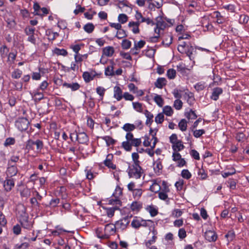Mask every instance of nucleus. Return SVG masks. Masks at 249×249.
I'll return each mask as SVG.
<instances>
[{"mask_svg": "<svg viewBox=\"0 0 249 249\" xmlns=\"http://www.w3.org/2000/svg\"><path fill=\"white\" fill-rule=\"evenodd\" d=\"M142 173V168L138 164H132L128 166V174L130 178H140Z\"/></svg>", "mask_w": 249, "mask_h": 249, "instance_id": "1", "label": "nucleus"}, {"mask_svg": "<svg viewBox=\"0 0 249 249\" xmlns=\"http://www.w3.org/2000/svg\"><path fill=\"white\" fill-rule=\"evenodd\" d=\"M19 218V222L23 228L29 230H31L32 229L33 225V222L31 221H29V217L27 213L25 212H22Z\"/></svg>", "mask_w": 249, "mask_h": 249, "instance_id": "2", "label": "nucleus"}, {"mask_svg": "<svg viewBox=\"0 0 249 249\" xmlns=\"http://www.w3.org/2000/svg\"><path fill=\"white\" fill-rule=\"evenodd\" d=\"M24 33L28 36L27 41L36 45V41L35 37V28L27 26L24 29Z\"/></svg>", "mask_w": 249, "mask_h": 249, "instance_id": "3", "label": "nucleus"}, {"mask_svg": "<svg viewBox=\"0 0 249 249\" xmlns=\"http://www.w3.org/2000/svg\"><path fill=\"white\" fill-rule=\"evenodd\" d=\"M30 123L25 118H19L15 122V126L20 131L27 129Z\"/></svg>", "mask_w": 249, "mask_h": 249, "instance_id": "4", "label": "nucleus"}, {"mask_svg": "<svg viewBox=\"0 0 249 249\" xmlns=\"http://www.w3.org/2000/svg\"><path fill=\"white\" fill-rule=\"evenodd\" d=\"M155 23L156 28L154 29V32L156 34H160V30H164L167 26V23L163 20L161 17H158L156 18Z\"/></svg>", "mask_w": 249, "mask_h": 249, "instance_id": "5", "label": "nucleus"}, {"mask_svg": "<svg viewBox=\"0 0 249 249\" xmlns=\"http://www.w3.org/2000/svg\"><path fill=\"white\" fill-rule=\"evenodd\" d=\"M116 225L113 224H107L105 227V234L103 235L101 238L107 239L108 238L110 235H113L116 232Z\"/></svg>", "mask_w": 249, "mask_h": 249, "instance_id": "6", "label": "nucleus"}, {"mask_svg": "<svg viewBox=\"0 0 249 249\" xmlns=\"http://www.w3.org/2000/svg\"><path fill=\"white\" fill-rule=\"evenodd\" d=\"M19 173L17 165H12L7 163L6 170L5 172L6 176L8 177H13L16 176Z\"/></svg>", "mask_w": 249, "mask_h": 249, "instance_id": "7", "label": "nucleus"}, {"mask_svg": "<svg viewBox=\"0 0 249 249\" xmlns=\"http://www.w3.org/2000/svg\"><path fill=\"white\" fill-rule=\"evenodd\" d=\"M34 145H36V150L40 151L43 147V142L40 140H37L34 141L32 140H29L26 144V148L28 149H33L32 146Z\"/></svg>", "mask_w": 249, "mask_h": 249, "instance_id": "8", "label": "nucleus"}, {"mask_svg": "<svg viewBox=\"0 0 249 249\" xmlns=\"http://www.w3.org/2000/svg\"><path fill=\"white\" fill-rule=\"evenodd\" d=\"M15 186V180L12 177L6 176L5 180L3 181V187L6 192L10 191Z\"/></svg>", "mask_w": 249, "mask_h": 249, "instance_id": "9", "label": "nucleus"}, {"mask_svg": "<svg viewBox=\"0 0 249 249\" xmlns=\"http://www.w3.org/2000/svg\"><path fill=\"white\" fill-rule=\"evenodd\" d=\"M122 194V191L121 189V188L119 187H117L115 189V193L113 194V195L115 197V199H111L109 200V204L111 205H121L122 204L121 201L117 198L118 196H116V195H118V196L121 195Z\"/></svg>", "mask_w": 249, "mask_h": 249, "instance_id": "10", "label": "nucleus"}, {"mask_svg": "<svg viewBox=\"0 0 249 249\" xmlns=\"http://www.w3.org/2000/svg\"><path fill=\"white\" fill-rule=\"evenodd\" d=\"M75 140L78 141L80 143L86 144L89 142V137L87 134L84 132H76Z\"/></svg>", "mask_w": 249, "mask_h": 249, "instance_id": "11", "label": "nucleus"}, {"mask_svg": "<svg viewBox=\"0 0 249 249\" xmlns=\"http://www.w3.org/2000/svg\"><path fill=\"white\" fill-rule=\"evenodd\" d=\"M204 237L208 242H215L217 239L216 233L211 230L207 231L204 233Z\"/></svg>", "mask_w": 249, "mask_h": 249, "instance_id": "12", "label": "nucleus"}, {"mask_svg": "<svg viewBox=\"0 0 249 249\" xmlns=\"http://www.w3.org/2000/svg\"><path fill=\"white\" fill-rule=\"evenodd\" d=\"M129 219L128 216H126L122 219L118 221L116 223V226L122 230L125 229L129 223Z\"/></svg>", "mask_w": 249, "mask_h": 249, "instance_id": "13", "label": "nucleus"}, {"mask_svg": "<svg viewBox=\"0 0 249 249\" xmlns=\"http://www.w3.org/2000/svg\"><path fill=\"white\" fill-rule=\"evenodd\" d=\"M113 97L117 101L121 100L123 98V91L119 86H115L113 88Z\"/></svg>", "mask_w": 249, "mask_h": 249, "instance_id": "14", "label": "nucleus"}, {"mask_svg": "<svg viewBox=\"0 0 249 249\" xmlns=\"http://www.w3.org/2000/svg\"><path fill=\"white\" fill-rule=\"evenodd\" d=\"M110 62L111 65L105 68V74L106 76L112 77L114 76V65L115 64L113 60H110Z\"/></svg>", "mask_w": 249, "mask_h": 249, "instance_id": "15", "label": "nucleus"}, {"mask_svg": "<svg viewBox=\"0 0 249 249\" xmlns=\"http://www.w3.org/2000/svg\"><path fill=\"white\" fill-rule=\"evenodd\" d=\"M173 36L170 33H166L164 35L162 44L165 47H169L172 43Z\"/></svg>", "mask_w": 249, "mask_h": 249, "instance_id": "16", "label": "nucleus"}, {"mask_svg": "<svg viewBox=\"0 0 249 249\" xmlns=\"http://www.w3.org/2000/svg\"><path fill=\"white\" fill-rule=\"evenodd\" d=\"M223 92V89L219 87H216L213 89L211 98L214 100L216 101L219 98V96Z\"/></svg>", "mask_w": 249, "mask_h": 249, "instance_id": "17", "label": "nucleus"}, {"mask_svg": "<svg viewBox=\"0 0 249 249\" xmlns=\"http://www.w3.org/2000/svg\"><path fill=\"white\" fill-rule=\"evenodd\" d=\"M97 75V73L95 71H93V73H91L88 71H85L83 72L82 76L84 81L86 83H88L92 80L94 77Z\"/></svg>", "mask_w": 249, "mask_h": 249, "instance_id": "18", "label": "nucleus"}, {"mask_svg": "<svg viewBox=\"0 0 249 249\" xmlns=\"http://www.w3.org/2000/svg\"><path fill=\"white\" fill-rule=\"evenodd\" d=\"M63 86L71 89L72 91H76L80 88V86L78 83H68L64 82L63 83Z\"/></svg>", "mask_w": 249, "mask_h": 249, "instance_id": "19", "label": "nucleus"}, {"mask_svg": "<svg viewBox=\"0 0 249 249\" xmlns=\"http://www.w3.org/2000/svg\"><path fill=\"white\" fill-rule=\"evenodd\" d=\"M151 181L152 182V184L150 187V190L156 193H158L161 189L160 185L155 179H153Z\"/></svg>", "mask_w": 249, "mask_h": 249, "instance_id": "20", "label": "nucleus"}, {"mask_svg": "<svg viewBox=\"0 0 249 249\" xmlns=\"http://www.w3.org/2000/svg\"><path fill=\"white\" fill-rule=\"evenodd\" d=\"M114 53V49L113 47L107 46L104 48L103 50V55L107 57H111Z\"/></svg>", "mask_w": 249, "mask_h": 249, "instance_id": "21", "label": "nucleus"}, {"mask_svg": "<svg viewBox=\"0 0 249 249\" xmlns=\"http://www.w3.org/2000/svg\"><path fill=\"white\" fill-rule=\"evenodd\" d=\"M184 147L185 146L181 140L172 145V148L174 152L180 151L183 150Z\"/></svg>", "mask_w": 249, "mask_h": 249, "instance_id": "22", "label": "nucleus"}, {"mask_svg": "<svg viewBox=\"0 0 249 249\" xmlns=\"http://www.w3.org/2000/svg\"><path fill=\"white\" fill-rule=\"evenodd\" d=\"M139 22H136L134 21L129 22L128 23V26L129 27H131L132 31L134 34H138L140 32V30L139 28Z\"/></svg>", "mask_w": 249, "mask_h": 249, "instance_id": "23", "label": "nucleus"}, {"mask_svg": "<svg viewBox=\"0 0 249 249\" xmlns=\"http://www.w3.org/2000/svg\"><path fill=\"white\" fill-rule=\"evenodd\" d=\"M194 50V48L191 45L185 47V53H184L186 54L191 60H193L194 59V57L193 56V52Z\"/></svg>", "mask_w": 249, "mask_h": 249, "instance_id": "24", "label": "nucleus"}, {"mask_svg": "<svg viewBox=\"0 0 249 249\" xmlns=\"http://www.w3.org/2000/svg\"><path fill=\"white\" fill-rule=\"evenodd\" d=\"M167 193L168 192L164 191H160L158 192V196L160 199L165 201L166 204H169L170 203V199L168 198V195L167 194Z\"/></svg>", "mask_w": 249, "mask_h": 249, "instance_id": "25", "label": "nucleus"}, {"mask_svg": "<svg viewBox=\"0 0 249 249\" xmlns=\"http://www.w3.org/2000/svg\"><path fill=\"white\" fill-rule=\"evenodd\" d=\"M214 15H215V18H216V22L219 24H223L226 21V18H224L222 15L221 13L219 11H215L214 12Z\"/></svg>", "mask_w": 249, "mask_h": 249, "instance_id": "26", "label": "nucleus"}, {"mask_svg": "<svg viewBox=\"0 0 249 249\" xmlns=\"http://www.w3.org/2000/svg\"><path fill=\"white\" fill-rule=\"evenodd\" d=\"M166 84V80L164 78H159L155 83L156 87L162 89Z\"/></svg>", "mask_w": 249, "mask_h": 249, "instance_id": "27", "label": "nucleus"}, {"mask_svg": "<svg viewBox=\"0 0 249 249\" xmlns=\"http://www.w3.org/2000/svg\"><path fill=\"white\" fill-rule=\"evenodd\" d=\"M20 194L22 198L27 199L31 196L30 189L25 187L20 191Z\"/></svg>", "mask_w": 249, "mask_h": 249, "instance_id": "28", "label": "nucleus"}, {"mask_svg": "<svg viewBox=\"0 0 249 249\" xmlns=\"http://www.w3.org/2000/svg\"><path fill=\"white\" fill-rule=\"evenodd\" d=\"M184 97L187 99V102L190 106L194 103L195 99L192 93L185 92Z\"/></svg>", "mask_w": 249, "mask_h": 249, "instance_id": "29", "label": "nucleus"}, {"mask_svg": "<svg viewBox=\"0 0 249 249\" xmlns=\"http://www.w3.org/2000/svg\"><path fill=\"white\" fill-rule=\"evenodd\" d=\"M144 114L147 118L145 123L146 124H149L150 126L151 124L153 122V115L150 112L148 111L147 110H145Z\"/></svg>", "mask_w": 249, "mask_h": 249, "instance_id": "30", "label": "nucleus"}, {"mask_svg": "<svg viewBox=\"0 0 249 249\" xmlns=\"http://www.w3.org/2000/svg\"><path fill=\"white\" fill-rule=\"evenodd\" d=\"M136 128V127L134 124L129 123L125 124L122 127L127 133L133 131Z\"/></svg>", "mask_w": 249, "mask_h": 249, "instance_id": "31", "label": "nucleus"}, {"mask_svg": "<svg viewBox=\"0 0 249 249\" xmlns=\"http://www.w3.org/2000/svg\"><path fill=\"white\" fill-rule=\"evenodd\" d=\"M142 208V204L140 202H133L131 205V209L133 211H139Z\"/></svg>", "mask_w": 249, "mask_h": 249, "instance_id": "32", "label": "nucleus"}, {"mask_svg": "<svg viewBox=\"0 0 249 249\" xmlns=\"http://www.w3.org/2000/svg\"><path fill=\"white\" fill-rule=\"evenodd\" d=\"M103 140L105 141L107 146H110L111 145H113L116 141L114 140L112 138L108 136H106L104 137H101Z\"/></svg>", "mask_w": 249, "mask_h": 249, "instance_id": "33", "label": "nucleus"}, {"mask_svg": "<svg viewBox=\"0 0 249 249\" xmlns=\"http://www.w3.org/2000/svg\"><path fill=\"white\" fill-rule=\"evenodd\" d=\"M95 27L92 23H88L84 25L83 29L85 32L90 34L91 33L94 29Z\"/></svg>", "mask_w": 249, "mask_h": 249, "instance_id": "34", "label": "nucleus"}, {"mask_svg": "<svg viewBox=\"0 0 249 249\" xmlns=\"http://www.w3.org/2000/svg\"><path fill=\"white\" fill-rule=\"evenodd\" d=\"M131 225L135 229L141 227V218L135 217L132 220Z\"/></svg>", "mask_w": 249, "mask_h": 249, "instance_id": "35", "label": "nucleus"}, {"mask_svg": "<svg viewBox=\"0 0 249 249\" xmlns=\"http://www.w3.org/2000/svg\"><path fill=\"white\" fill-rule=\"evenodd\" d=\"M145 44V42L143 40H140L137 43L135 42L134 47L131 49V51L138 50V49L142 48L144 46Z\"/></svg>", "mask_w": 249, "mask_h": 249, "instance_id": "36", "label": "nucleus"}, {"mask_svg": "<svg viewBox=\"0 0 249 249\" xmlns=\"http://www.w3.org/2000/svg\"><path fill=\"white\" fill-rule=\"evenodd\" d=\"M206 87V83L204 82H199L196 83L195 86V89L198 91L203 90Z\"/></svg>", "mask_w": 249, "mask_h": 249, "instance_id": "37", "label": "nucleus"}, {"mask_svg": "<svg viewBox=\"0 0 249 249\" xmlns=\"http://www.w3.org/2000/svg\"><path fill=\"white\" fill-rule=\"evenodd\" d=\"M127 36V34L125 31L121 28L120 30H118L116 34L115 35V37L118 38V39H121Z\"/></svg>", "mask_w": 249, "mask_h": 249, "instance_id": "38", "label": "nucleus"}, {"mask_svg": "<svg viewBox=\"0 0 249 249\" xmlns=\"http://www.w3.org/2000/svg\"><path fill=\"white\" fill-rule=\"evenodd\" d=\"M146 210L149 212L152 216H155L158 213V210L153 206H148Z\"/></svg>", "mask_w": 249, "mask_h": 249, "instance_id": "39", "label": "nucleus"}, {"mask_svg": "<svg viewBox=\"0 0 249 249\" xmlns=\"http://www.w3.org/2000/svg\"><path fill=\"white\" fill-rule=\"evenodd\" d=\"M178 125L181 131H185L186 130L187 127V121L184 119H181Z\"/></svg>", "mask_w": 249, "mask_h": 249, "instance_id": "40", "label": "nucleus"}, {"mask_svg": "<svg viewBox=\"0 0 249 249\" xmlns=\"http://www.w3.org/2000/svg\"><path fill=\"white\" fill-rule=\"evenodd\" d=\"M22 74V71L18 69L14 70L11 74V76L14 79L19 78Z\"/></svg>", "mask_w": 249, "mask_h": 249, "instance_id": "41", "label": "nucleus"}, {"mask_svg": "<svg viewBox=\"0 0 249 249\" xmlns=\"http://www.w3.org/2000/svg\"><path fill=\"white\" fill-rule=\"evenodd\" d=\"M106 209L107 216L111 217L114 215L115 210H118L119 208L117 206H115L112 208H106Z\"/></svg>", "mask_w": 249, "mask_h": 249, "instance_id": "42", "label": "nucleus"}, {"mask_svg": "<svg viewBox=\"0 0 249 249\" xmlns=\"http://www.w3.org/2000/svg\"><path fill=\"white\" fill-rule=\"evenodd\" d=\"M167 76L170 79H173L176 76V71L173 69H170L167 71Z\"/></svg>", "mask_w": 249, "mask_h": 249, "instance_id": "43", "label": "nucleus"}, {"mask_svg": "<svg viewBox=\"0 0 249 249\" xmlns=\"http://www.w3.org/2000/svg\"><path fill=\"white\" fill-rule=\"evenodd\" d=\"M154 101L160 107H162L164 104V101L161 96L156 95L154 97Z\"/></svg>", "mask_w": 249, "mask_h": 249, "instance_id": "44", "label": "nucleus"}, {"mask_svg": "<svg viewBox=\"0 0 249 249\" xmlns=\"http://www.w3.org/2000/svg\"><path fill=\"white\" fill-rule=\"evenodd\" d=\"M163 112L167 116H170L173 113V110L170 106H165L163 108Z\"/></svg>", "mask_w": 249, "mask_h": 249, "instance_id": "45", "label": "nucleus"}, {"mask_svg": "<svg viewBox=\"0 0 249 249\" xmlns=\"http://www.w3.org/2000/svg\"><path fill=\"white\" fill-rule=\"evenodd\" d=\"M122 146L126 151H130L132 149L131 142L127 141L123 142Z\"/></svg>", "mask_w": 249, "mask_h": 249, "instance_id": "46", "label": "nucleus"}, {"mask_svg": "<svg viewBox=\"0 0 249 249\" xmlns=\"http://www.w3.org/2000/svg\"><path fill=\"white\" fill-rule=\"evenodd\" d=\"M121 45L123 49L127 50L130 48L131 42L127 39H124L122 41Z\"/></svg>", "mask_w": 249, "mask_h": 249, "instance_id": "47", "label": "nucleus"}, {"mask_svg": "<svg viewBox=\"0 0 249 249\" xmlns=\"http://www.w3.org/2000/svg\"><path fill=\"white\" fill-rule=\"evenodd\" d=\"M19 160V156H12L11 157L10 159L8 160L7 163L12 165H17L16 163Z\"/></svg>", "mask_w": 249, "mask_h": 249, "instance_id": "48", "label": "nucleus"}, {"mask_svg": "<svg viewBox=\"0 0 249 249\" xmlns=\"http://www.w3.org/2000/svg\"><path fill=\"white\" fill-rule=\"evenodd\" d=\"M181 175L185 179H189L191 178L192 175L187 169H183L181 171Z\"/></svg>", "mask_w": 249, "mask_h": 249, "instance_id": "49", "label": "nucleus"}, {"mask_svg": "<svg viewBox=\"0 0 249 249\" xmlns=\"http://www.w3.org/2000/svg\"><path fill=\"white\" fill-rule=\"evenodd\" d=\"M105 91L106 89L103 87H98L96 88V92L99 95L101 100L103 99Z\"/></svg>", "mask_w": 249, "mask_h": 249, "instance_id": "50", "label": "nucleus"}, {"mask_svg": "<svg viewBox=\"0 0 249 249\" xmlns=\"http://www.w3.org/2000/svg\"><path fill=\"white\" fill-rule=\"evenodd\" d=\"M118 18L119 21L122 24L125 23V22H127V21L128 20L127 16H126V15H125L124 14H120L118 16Z\"/></svg>", "mask_w": 249, "mask_h": 249, "instance_id": "51", "label": "nucleus"}, {"mask_svg": "<svg viewBox=\"0 0 249 249\" xmlns=\"http://www.w3.org/2000/svg\"><path fill=\"white\" fill-rule=\"evenodd\" d=\"M54 53L58 55H63L64 56H66L68 54V52L66 50L64 49H60L58 48H56L54 50Z\"/></svg>", "mask_w": 249, "mask_h": 249, "instance_id": "52", "label": "nucleus"}, {"mask_svg": "<svg viewBox=\"0 0 249 249\" xmlns=\"http://www.w3.org/2000/svg\"><path fill=\"white\" fill-rule=\"evenodd\" d=\"M133 107L137 111L142 112V104L139 102H133Z\"/></svg>", "mask_w": 249, "mask_h": 249, "instance_id": "53", "label": "nucleus"}, {"mask_svg": "<svg viewBox=\"0 0 249 249\" xmlns=\"http://www.w3.org/2000/svg\"><path fill=\"white\" fill-rule=\"evenodd\" d=\"M249 20V17L246 15H241L239 18V22L240 24H244L247 23Z\"/></svg>", "mask_w": 249, "mask_h": 249, "instance_id": "54", "label": "nucleus"}, {"mask_svg": "<svg viewBox=\"0 0 249 249\" xmlns=\"http://www.w3.org/2000/svg\"><path fill=\"white\" fill-rule=\"evenodd\" d=\"M186 117L189 119H195L197 118V115L194 111L192 109L190 110V112L186 113Z\"/></svg>", "mask_w": 249, "mask_h": 249, "instance_id": "55", "label": "nucleus"}, {"mask_svg": "<svg viewBox=\"0 0 249 249\" xmlns=\"http://www.w3.org/2000/svg\"><path fill=\"white\" fill-rule=\"evenodd\" d=\"M182 105H183V103L180 100L177 99L174 101V107L177 110H179L182 108Z\"/></svg>", "mask_w": 249, "mask_h": 249, "instance_id": "56", "label": "nucleus"}, {"mask_svg": "<svg viewBox=\"0 0 249 249\" xmlns=\"http://www.w3.org/2000/svg\"><path fill=\"white\" fill-rule=\"evenodd\" d=\"M135 18L138 20L137 22H139V24H140L141 23L144 22L142 20H144L145 18L143 17L140 12L136 11Z\"/></svg>", "mask_w": 249, "mask_h": 249, "instance_id": "57", "label": "nucleus"}, {"mask_svg": "<svg viewBox=\"0 0 249 249\" xmlns=\"http://www.w3.org/2000/svg\"><path fill=\"white\" fill-rule=\"evenodd\" d=\"M142 193V190L141 189H136L133 191V196L135 198H140Z\"/></svg>", "mask_w": 249, "mask_h": 249, "instance_id": "58", "label": "nucleus"}, {"mask_svg": "<svg viewBox=\"0 0 249 249\" xmlns=\"http://www.w3.org/2000/svg\"><path fill=\"white\" fill-rule=\"evenodd\" d=\"M225 236L228 238L229 241H231L235 237V233L233 231H230Z\"/></svg>", "mask_w": 249, "mask_h": 249, "instance_id": "59", "label": "nucleus"}, {"mask_svg": "<svg viewBox=\"0 0 249 249\" xmlns=\"http://www.w3.org/2000/svg\"><path fill=\"white\" fill-rule=\"evenodd\" d=\"M155 165V167H154V170L155 171H157L160 172V170L162 169V165L161 162L160 160H157L154 164Z\"/></svg>", "mask_w": 249, "mask_h": 249, "instance_id": "60", "label": "nucleus"}, {"mask_svg": "<svg viewBox=\"0 0 249 249\" xmlns=\"http://www.w3.org/2000/svg\"><path fill=\"white\" fill-rule=\"evenodd\" d=\"M164 117L163 114L159 113L156 116L155 121L157 124H161L164 121Z\"/></svg>", "mask_w": 249, "mask_h": 249, "instance_id": "61", "label": "nucleus"}, {"mask_svg": "<svg viewBox=\"0 0 249 249\" xmlns=\"http://www.w3.org/2000/svg\"><path fill=\"white\" fill-rule=\"evenodd\" d=\"M178 235L181 239L185 238L187 236L185 230L183 228L180 229L178 230Z\"/></svg>", "mask_w": 249, "mask_h": 249, "instance_id": "62", "label": "nucleus"}, {"mask_svg": "<svg viewBox=\"0 0 249 249\" xmlns=\"http://www.w3.org/2000/svg\"><path fill=\"white\" fill-rule=\"evenodd\" d=\"M205 131L204 129H199L195 130L193 135L196 138H199L205 133Z\"/></svg>", "mask_w": 249, "mask_h": 249, "instance_id": "63", "label": "nucleus"}, {"mask_svg": "<svg viewBox=\"0 0 249 249\" xmlns=\"http://www.w3.org/2000/svg\"><path fill=\"white\" fill-rule=\"evenodd\" d=\"M29 247V244L27 242H24L20 244H17L15 246V249H26Z\"/></svg>", "mask_w": 249, "mask_h": 249, "instance_id": "64", "label": "nucleus"}]
</instances>
